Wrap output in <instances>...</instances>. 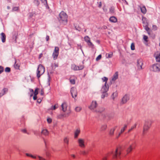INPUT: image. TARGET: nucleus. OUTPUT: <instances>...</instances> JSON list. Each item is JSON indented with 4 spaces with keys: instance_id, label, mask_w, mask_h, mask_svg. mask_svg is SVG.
Here are the masks:
<instances>
[{
    "instance_id": "obj_1",
    "label": "nucleus",
    "mask_w": 160,
    "mask_h": 160,
    "mask_svg": "<svg viewBox=\"0 0 160 160\" xmlns=\"http://www.w3.org/2000/svg\"><path fill=\"white\" fill-rule=\"evenodd\" d=\"M62 110L63 112V114H61L58 116L59 118H67L69 117L71 111L70 108H68V105L66 102H63L61 105Z\"/></svg>"
},
{
    "instance_id": "obj_2",
    "label": "nucleus",
    "mask_w": 160,
    "mask_h": 160,
    "mask_svg": "<svg viewBox=\"0 0 160 160\" xmlns=\"http://www.w3.org/2000/svg\"><path fill=\"white\" fill-rule=\"evenodd\" d=\"M152 124V121L150 120H147L145 121L143 127V134H144L145 132L149 129L151 127Z\"/></svg>"
},
{
    "instance_id": "obj_3",
    "label": "nucleus",
    "mask_w": 160,
    "mask_h": 160,
    "mask_svg": "<svg viewBox=\"0 0 160 160\" xmlns=\"http://www.w3.org/2000/svg\"><path fill=\"white\" fill-rule=\"evenodd\" d=\"M59 21L62 22L66 23L68 16L64 12L62 11L59 14Z\"/></svg>"
},
{
    "instance_id": "obj_4",
    "label": "nucleus",
    "mask_w": 160,
    "mask_h": 160,
    "mask_svg": "<svg viewBox=\"0 0 160 160\" xmlns=\"http://www.w3.org/2000/svg\"><path fill=\"white\" fill-rule=\"evenodd\" d=\"M45 72V68L42 65L40 64L38 65L37 70V77L39 78Z\"/></svg>"
},
{
    "instance_id": "obj_5",
    "label": "nucleus",
    "mask_w": 160,
    "mask_h": 160,
    "mask_svg": "<svg viewBox=\"0 0 160 160\" xmlns=\"http://www.w3.org/2000/svg\"><path fill=\"white\" fill-rule=\"evenodd\" d=\"M122 150V149L120 147L117 148L115 152L112 153L113 158L114 159H116L118 158H120L121 154V152Z\"/></svg>"
},
{
    "instance_id": "obj_6",
    "label": "nucleus",
    "mask_w": 160,
    "mask_h": 160,
    "mask_svg": "<svg viewBox=\"0 0 160 160\" xmlns=\"http://www.w3.org/2000/svg\"><path fill=\"white\" fill-rule=\"evenodd\" d=\"M59 48L58 47H55L52 55L54 60H56L57 58L59 55Z\"/></svg>"
},
{
    "instance_id": "obj_7",
    "label": "nucleus",
    "mask_w": 160,
    "mask_h": 160,
    "mask_svg": "<svg viewBox=\"0 0 160 160\" xmlns=\"http://www.w3.org/2000/svg\"><path fill=\"white\" fill-rule=\"evenodd\" d=\"M152 70L155 72L160 71V64L157 63L153 65L152 67Z\"/></svg>"
},
{
    "instance_id": "obj_8",
    "label": "nucleus",
    "mask_w": 160,
    "mask_h": 160,
    "mask_svg": "<svg viewBox=\"0 0 160 160\" xmlns=\"http://www.w3.org/2000/svg\"><path fill=\"white\" fill-rule=\"evenodd\" d=\"M84 41L87 43L88 45L92 48H93L94 45L91 42L90 38L88 36H85L84 37Z\"/></svg>"
},
{
    "instance_id": "obj_9",
    "label": "nucleus",
    "mask_w": 160,
    "mask_h": 160,
    "mask_svg": "<svg viewBox=\"0 0 160 160\" xmlns=\"http://www.w3.org/2000/svg\"><path fill=\"white\" fill-rule=\"evenodd\" d=\"M71 92L73 98H75L77 96V89L74 87H72L71 88Z\"/></svg>"
},
{
    "instance_id": "obj_10",
    "label": "nucleus",
    "mask_w": 160,
    "mask_h": 160,
    "mask_svg": "<svg viewBox=\"0 0 160 160\" xmlns=\"http://www.w3.org/2000/svg\"><path fill=\"white\" fill-rule=\"evenodd\" d=\"M129 99V96L128 95L126 94L125 95L122 99L121 103L124 104L126 103Z\"/></svg>"
},
{
    "instance_id": "obj_11",
    "label": "nucleus",
    "mask_w": 160,
    "mask_h": 160,
    "mask_svg": "<svg viewBox=\"0 0 160 160\" xmlns=\"http://www.w3.org/2000/svg\"><path fill=\"white\" fill-rule=\"evenodd\" d=\"M97 106V104L96 101H92L91 105L89 107V108L94 112L95 109Z\"/></svg>"
},
{
    "instance_id": "obj_12",
    "label": "nucleus",
    "mask_w": 160,
    "mask_h": 160,
    "mask_svg": "<svg viewBox=\"0 0 160 160\" xmlns=\"http://www.w3.org/2000/svg\"><path fill=\"white\" fill-rule=\"evenodd\" d=\"M84 142L85 141L82 138H79L78 139L79 146L82 148H84L85 146Z\"/></svg>"
},
{
    "instance_id": "obj_13",
    "label": "nucleus",
    "mask_w": 160,
    "mask_h": 160,
    "mask_svg": "<svg viewBox=\"0 0 160 160\" xmlns=\"http://www.w3.org/2000/svg\"><path fill=\"white\" fill-rule=\"evenodd\" d=\"M143 64L142 60L141 59H138L137 60V66L138 69L141 70L142 69V65Z\"/></svg>"
},
{
    "instance_id": "obj_14",
    "label": "nucleus",
    "mask_w": 160,
    "mask_h": 160,
    "mask_svg": "<svg viewBox=\"0 0 160 160\" xmlns=\"http://www.w3.org/2000/svg\"><path fill=\"white\" fill-rule=\"evenodd\" d=\"M109 87L108 84H105L104 85L102 86L101 89V92H107V91L108 90Z\"/></svg>"
},
{
    "instance_id": "obj_15",
    "label": "nucleus",
    "mask_w": 160,
    "mask_h": 160,
    "mask_svg": "<svg viewBox=\"0 0 160 160\" xmlns=\"http://www.w3.org/2000/svg\"><path fill=\"white\" fill-rule=\"evenodd\" d=\"M157 62H160V53L159 52H156L154 54Z\"/></svg>"
},
{
    "instance_id": "obj_16",
    "label": "nucleus",
    "mask_w": 160,
    "mask_h": 160,
    "mask_svg": "<svg viewBox=\"0 0 160 160\" xmlns=\"http://www.w3.org/2000/svg\"><path fill=\"white\" fill-rule=\"evenodd\" d=\"M105 108L103 107H100L98 108L95 111H94V112L97 113H102L104 111Z\"/></svg>"
},
{
    "instance_id": "obj_17",
    "label": "nucleus",
    "mask_w": 160,
    "mask_h": 160,
    "mask_svg": "<svg viewBox=\"0 0 160 160\" xmlns=\"http://www.w3.org/2000/svg\"><path fill=\"white\" fill-rule=\"evenodd\" d=\"M107 128V125L104 124L101 125L100 128V130L101 132H103L106 130Z\"/></svg>"
},
{
    "instance_id": "obj_18",
    "label": "nucleus",
    "mask_w": 160,
    "mask_h": 160,
    "mask_svg": "<svg viewBox=\"0 0 160 160\" xmlns=\"http://www.w3.org/2000/svg\"><path fill=\"white\" fill-rule=\"evenodd\" d=\"M133 148L132 145H130L128 147L126 148V151L127 152V154H128L129 153H130L131 151L132 150Z\"/></svg>"
},
{
    "instance_id": "obj_19",
    "label": "nucleus",
    "mask_w": 160,
    "mask_h": 160,
    "mask_svg": "<svg viewBox=\"0 0 160 160\" xmlns=\"http://www.w3.org/2000/svg\"><path fill=\"white\" fill-rule=\"evenodd\" d=\"M1 36V39L2 42L4 43L6 42V36L5 34L2 32L0 34Z\"/></svg>"
},
{
    "instance_id": "obj_20",
    "label": "nucleus",
    "mask_w": 160,
    "mask_h": 160,
    "mask_svg": "<svg viewBox=\"0 0 160 160\" xmlns=\"http://www.w3.org/2000/svg\"><path fill=\"white\" fill-rule=\"evenodd\" d=\"M109 20L110 21L112 22L115 23L117 22V19L114 16H112L109 18Z\"/></svg>"
},
{
    "instance_id": "obj_21",
    "label": "nucleus",
    "mask_w": 160,
    "mask_h": 160,
    "mask_svg": "<svg viewBox=\"0 0 160 160\" xmlns=\"http://www.w3.org/2000/svg\"><path fill=\"white\" fill-rule=\"evenodd\" d=\"M143 18H142V20L143 21V23H144V25H143V26L145 27V30L148 32L149 33L148 31L149 30V28L148 27V24L147 22H145L144 21H143Z\"/></svg>"
},
{
    "instance_id": "obj_22",
    "label": "nucleus",
    "mask_w": 160,
    "mask_h": 160,
    "mask_svg": "<svg viewBox=\"0 0 160 160\" xmlns=\"http://www.w3.org/2000/svg\"><path fill=\"white\" fill-rule=\"evenodd\" d=\"M69 138L68 136L65 137L63 138V142L68 145L69 144Z\"/></svg>"
},
{
    "instance_id": "obj_23",
    "label": "nucleus",
    "mask_w": 160,
    "mask_h": 160,
    "mask_svg": "<svg viewBox=\"0 0 160 160\" xmlns=\"http://www.w3.org/2000/svg\"><path fill=\"white\" fill-rule=\"evenodd\" d=\"M118 72H116L113 76L112 80L113 81H115L118 78Z\"/></svg>"
},
{
    "instance_id": "obj_24",
    "label": "nucleus",
    "mask_w": 160,
    "mask_h": 160,
    "mask_svg": "<svg viewBox=\"0 0 160 160\" xmlns=\"http://www.w3.org/2000/svg\"><path fill=\"white\" fill-rule=\"evenodd\" d=\"M41 133L45 136H47L49 134V132L47 129H43L42 130Z\"/></svg>"
},
{
    "instance_id": "obj_25",
    "label": "nucleus",
    "mask_w": 160,
    "mask_h": 160,
    "mask_svg": "<svg viewBox=\"0 0 160 160\" xmlns=\"http://www.w3.org/2000/svg\"><path fill=\"white\" fill-rule=\"evenodd\" d=\"M115 129L116 127H114L111 129L109 132V135L111 136H113L114 134V132Z\"/></svg>"
},
{
    "instance_id": "obj_26",
    "label": "nucleus",
    "mask_w": 160,
    "mask_h": 160,
    "mask_svg": "<svg viewBox=\"0 0 160 160\" xmlns=\"http://www.w3.org/2000/svg\"><path fill=\"white\" fill-rule=\"evenodd\" d=\"M80 132V131L79 129H77L74 132V137L75 138H76L78 137V135L79 134Z\"/></svg>"
},
{
    "instance_id": "obj_27",
    "label": "nucleus",
    "mask_w": 160,
    "mask_h": 160,
    "mask_svg": "<svg viewBox=\"0 0 160 160\" xmlns=\"http://www.w3.org/2000/svg\"><path fill=\"white\" fill-rule=\"evenodd\" d=\"M71 68L72 69H73L75 71L78 70L79 69L78 66H76L75 64H73L72 65Z\"/></svg>"
},
{
    "instance_id": "obj_28",
    "label": "nucleus",
    "mask_w": 160,
    "mask_h": 160,
    "mask_svg": "<svg viewBox=\"0 0 160 160\" xmlns=\"http://www.w3.org/2000/svg\"><path fill=\"white\" fill-rule=\"evenodd\" d=\"M109 12L112 14H113L115 12V8L113 7H111L109 9Z\"/></svg>"
},
{
    "instance_id": "obj_29",
    "label": "nucleus",
    "mask_w": 160,
    "mask_h": 160,
    "mask_svg": "<svg viewBox=\"0 0 160 160\" xmlns=\"http://www.w3.org/2000/svg\"><path fill=\"white\" fill-rule=\"evenodd\" d=\"M118 96V93L117 92H113L111 96V98L113 100H114L115 98H116Z\"/></svg>"
},
{
    "instance_id": "obj_30",
    "label": "nucleus",
    "mask_w": 160,
    "mask_h": 160,
    "mask_svg": "<svg viewBox=\"0 0 160 160\" xmlns=\"http://www.w3.org/2000/svg\"><path fill=\"white\" fill-rule=\"evenodd\" d=\"M141 12L143 14H145L147 12L145 6H143L141 8Z\"/></svg>"
},
{
    "instance_id": "obj_31",
    "label": "nucleus",
    "mask_w": 160,
    "mask_h": 160,
    "mask_svg": "<svg viewBox=\"0 0 160 160\" xmlns=\"http://www.w3.org/2000/svg\"><path fill=\"white\" fill-rule=\"evenodd\" d=\"M102 95H101V98H104L105 97H107L108 96V93L106 92H101Z\"/></svg>"
},
{
    "instance_id": "obj_32",
    "label": "nucleus",
    "mask_w": 160,
    "mask_h": 160,
    "mask_svg": "<svg viewBox=\"0 0 160 160\" xmlns=\"http://www.w3.org/2000/svg\"><path fill=\"white\" fill-rule=\"evenodd\" d=\"M137 125V123H135L132 126L131 128L128 130V132H130L133 129L136 128V126Z\"/></svg>"
},
{
    "instance_id": "obj_33",
    "label": "nucleus",
    "mask_w": 160,
    "mask_h": 160,
    "mask_svg": "<svg viewBox=\"0 0 160 160\" xmlns=\"http://www.w3.org/2000/svg\"><path fill=\"white\" fill-rule=\"evenodd\" d=\"M58 107V104H55L53 106H52L50 109L52 110H55Z\"/></svg>"
},
{
    "instance_id": "obj_34",
    "label": "nucleus",
    "mask_w": 160,
    "mask_h": 160,
    "mask_svg": "<svg viewBox=\"0 0 160 160\" xmlns=\"http://www.w3.org/2000/svg\"><path fill=\"white\" fill-rule=\"evenodd\" d=\"M113 53L111 52L110 53H107L106 54V57L107 58H110L112 56Z\"/></svg>"
},
{
    "instance_id": "obj_35",
    "label": "nucleus",
    "mask_w": 160,
    "mask_h": 160,
    "mask_svg": "<svg viewBox=\"0 0 160 160\" xmlns=\"http://www.w3.org/2000/svg\"><path fill=\"white\" fill-rule=\"evenodd\" d=\"M14 66L15 68L17 69H18L19 68L20 65L18 63H17L16 61H15Z\"/></svg>"
},
{
    "instance_id": "obj_36",
    "label": "nucleus",
    "mask_w": 160,
    "mask_h": 160,
    "mask_svg": "<svg viewBox=\"0 0 160 160\" xmlns=\"http://www.w3.org/2000/svg\"><path fill=\"white\" fill-rule=\"evenodd\" d=\"M26 155L28 157H31L33 158H36V156H34L31 154H29L28 153H26Z\"/></svg>"
},
{
    "instance_id": "obj_37",
    "label": "nucleus",
    "mask_w": 160,
    "mask_h": 160,
    "mask_svg": "<svg viewBox=\"0 0 160 160\" xmlns=\"http://www.w3.org/2000/svg\"><path fill=\"white\" fill-rule=\"evenodd\" d=\"M127 128V125L126 124L124 125L123 127L121 129V133H122L124 131L125 129Z\"/></svg>"
},
{
    "instance_id": "obj_38",
    "label": "nucleus",
    "mask_w": 160,
    "mask_h": 160,
    "mask_svg": "<svg viewBox=\"0 0 160 160\" xmlns=\"http://www.w3.org/2000/svg\"><path fill=\"white\" fill-rule=\"evenodd\" d=\"M82 109V108L80 107H77L75 108V110L77 112H80Z\"/></svg>"
},
{
    "instance_id": "obj_39",
    "label": "nucleus",
    "mask_w": 160,
    "mask_h": 160,
    "mask_svg": "<svg viewBox=\"0 0 160 160\" xmlns=\"http://www.w3.org/2000/svg\"><path fill=\"white\" fill-rule=\"evenodd\" d=\"M52 68H56L58 67V63H57L55 62L53 64H52Z\"/></svg>"
},
{
    "instance_id": "obj_40",
    "label": "nucleus",
    "mask_w": 160,
    "mask_h": 160,
    "mask_svg": "<svg viewBox=\"0 0 160 160\" xmlns=\"http://www.w3.org/2000/svg\"><path fill=\"white\" fill-rule=\"evenodd\" d=\"M102 80L103 81V82H105V83L107 84V81L108 80V78L106 77H104L103 78H102Z\"/></svg>"
},
{
    "instance_id": "obj_41",
    "label": "nucleus",
    "mask_w": 160,
    "mask_h": 160,
    "mask_svg": "<svg viewBox=\"0 0 160 160\" xmlns=\"http://www.w3.org/2000/svg\"><path fill=\"white\" fill-rule=\"evenodd\" d=\"M131 48L132 50H133L135 49V46L133 43H132L131 45Z\"/></svg>"
},
{
    "instance_id": "obj_42",
    "label": "nucleus",
    "mask_w": 160,
    "mask_h": 160,
    "mask_svg": "<svg viewBox=\"0 0 160 160\" xmlns=\"http://www.w3.org/2000/svg\"><path fill=\"white\" fill-rule=\"evenodd\" d=\"M102 58V55L100 54L96 58V61H98L100 60Z\"/></svg>"
},
{
    "instance_id": "obj_43",
    "label": "nucleus",
    "mask_w": 160,
    "mask_h": 160,
    "mask_svg": "<svg viewBox=\"0 0 160 160\" xmlns=\"http://www.w3.org/2000/svg\"><path fill=\"white\" fill-rule=\"evenodd\" d=\"M5 72H10V68L9 67H7L5 68Z\"/></svg>"
},
{
    "instance_id": "obj_44",
    "label": "nucleus",
    "mask_w": 160,
    "mask_h": 160,
    "mask_svg": "<svg viewBox=\"0 0 160 160\" xmlns=\"http://www.w3.org/2000/svg\"><path fill=\"white\" fill-rule=\"evenodd\" d=\"M70 81L72 84H75V80L73 79H70Z\"/></svg>"
},
{
    "instance_id": "obj_45",
    "label": "nucleus",
    "mask_w": 160,
    "mask_h": 160,
    "mask_svg": "<svg viewBox=\"0 0 160 160\" xmlns=\"http://www.w3.org/2000/svg\"><path fill=\"white\" fill-rule=\"evenodd\" d=\"M78 70H81L84 68V66L83 65H80L78 66Z\"/></svg>"
},
{
    "instance_id": "obj_46",
    "label": "nucleus",
    "mask_w": 160,
    "mask_h": 160,
    "mask_svg": "<svg viewBox=\"0 0 160 160\" xmlns=\"http://www.w3.org/2000/svg\"><path fill=\"white\" fill-rule=\"evenodd\" d=\"M38 88H36L34 92H33L34 94V95H37L38 94Z\"/></svg>"
},
{
    "instance_id": "obj_47",
    "label": "nucleus",
    "mask_w": 160,
    "mask_h": 160,
    "mask_svg": "<svg viewBox=\"0 0 160 160\" xmlns=\"http://www.w3.org/2000/svg\"><path fill=\"white\" fill-rule=\"evenodd\" d=\"M4 70V68L2 66H0V74L2 73Z\"/></svg>"
},
{
    "instance_id": "obj_48",
    "label": "nucleus",
    "mask_w": 160,
    "mask_h": 160,
    "mask_svg": "<svg viewBox=\"0 0 160 160\" xmlns=\"http://www.w3.org/2000/svg\"><path fill=\"white\" fill-rule=\"evenodd\" d=\"M47 121L49 123H50L52 122V119L51 118H48L47 119Z\"/></svg>"
},
{
    "instance_id": "obj_49",
    "label": "nucleus",
    "mask_w": 160,
    "mask_h": 160,
    "mask_svg": "<svg viewBox=\"0 0 160 160\" xmlns=\"http://www.w3.org/2000/svg\"><path fill=\"white\" fill-rule=\"evenodd\" d=\"M38 157L39 158V160H46V159L45 158H44L42 157H41L39 156H38Z\"/></svg>"
},
{
    "instance_id": "obj_50",
    "label": "nucleus",
    "mask_w": 160,
    "mask_h": 160,
    "mask_svg": "<svg viewBox=\"0 0 160 160\" xmlns=\"http://www.w3.org/2000/svg\"><path fill=\"white\" fill-rule=\"evenodd\" d=\"M143 38L144 40L145 41L147 42V41H148L147 39H148V37L147 36H146V35H144L143 36Z\"/></svg>"
},
{
    "instance_id": "obj_51",
    "label": "nucleus",
    "mask_w": 160,
    "mask_h": 160,
    "mask_svg": "<svg viewBox=\"0 0 160 160\" xmlns=\"http://www.w3.org/2000/svg\"><path fill=\"white\" fill-rule=\"evenodd\" d=\"M34 2V3L36 4L37 5H38L39 4V2L38 0H35Z\"/></svg>"
},
{
    "instance_id": "obj_52",
    "label": "nucleus",
    "mask_w": 160,
    "mask_h": 160,
    "mask_svg": "<svg viewBox=\"0 0 160 160\" xmlns=\"http://www.w3.org/2000/svg\"><path fill=\"white\" fill-rule=\"evenodd\" d=\"M98 7L99 8H101L102 7V2H98Z\"/></svg>"
},
{
    "instance_id": "obj_53",
    "label": "nucleus",
    "mask_w": 160,
    "mask_h": 160,
    "mask_svg": "<svg viewBox=\"0 0 160 160\" xmlns=\"http://www.w3.org/2000/svg\"><path fill=\"white\" fill-rule=\"evenodd\" d=\"M18 7H14L12 9V10L14 11H16L18 10Z\"/></svg>"
},
{
    "instance_id": "obj_54",
    "label": "nucleus",
    "mask_w": 160,
    "mask_h": 160,
    "mask_svg": "<svg viewBox=\"0 0 160 160\" xmlns=\"http://www.w3.org/2000/svg\"><path fill=\"white\" fill-rule=\"evenodd\" d=\"M8 91V89L6 88H4L2 91L3 92L2 93H4V94H5V92H7Z\"/></svg>"
},
{
    "instance_id": "obj_55",
    "label": "nucleus",
    "mask_w": 160,
    "mask_h": 160,
    "mask_svg": "<svg viewBox=\"0 0 160 160\" xmlns=\"http://www.w3.org/2000/svg\"><path fill=\"white\" fill-rule=\"evenodd\" d=\"M40 94L41 95H42L44 94V91L43 89H42L41 90Z\"/></svg>"
},
{
    "instance_id": "obj_56",
    "label": "nucleus",
    "mask_w": 160,
    "mask_h": 160,
    "mask_svg": "<svg viewBox=\"0 0 160 160\" xmlns=\"http://www.w3.org/2000/svg\"><path fill=\"white\" fill-rule=\"evenodd\" d=\"M46 41H48L49 39V37L48 36V35H47L46 36Z\"/></svg>"
},
{
    "instance_id": "obj_57",
    "label": "nucleus",
    "mask_w": 160,
    "mask_h": 160,
    "mask_svg": "<svg viewBox=\"0 0 160 160\" xmlns=\"http://www.w3.org/2000/svg\"><path fill=\"white\" fill-rule=\"evenodd\" d=\"M37 98V95H34L33 97V99L34 100H36Z\"/></svg>"
},
{
    "instance_id": "obj_58",
    "label": "nucleus",
    "mask_w": 160,
    "mask_h": 160,
    "mask_svg": "<svg viewBox=\"0 0 160 160\" xmlns=\"http://www.w3.org/2000/svg\"><path fill=\"white\" fill-rule=\"evenodd\" d=\"M107 157H104L102 159V160H107Z\"/></svg>"
},
{
    "instance_id": "obj_59",
    "label": "nucleus",
    "mask_w": 160,
    "mask_h": 160,
    "mask_svg": "<svg viewBox=\"0 0 160 160\" xmlns=\"http://www.w3.org/2000/svg\"><path fill=\"white\" fill-rule=\"evenodd\" d=\"M22 131L24 133H26V130L25 129L22 130Z\"/></svg>"
},
{
    "instance_id": "obj_60",
    "label": "nucleus",
    "mask_w": 160,
    "mask_h": 160,
    "mask_svg": "<svg viewBox=\"0 0 160 160\" xmlns=\"http://www.w3.org/2000/svg\"><path fill=\"white\" fill-rule=\"evenodd\" d=\"M82 153L83 155H85V154H87V152H86L84 151H82Z\"/></svg>"
},
{
    "instance_id": "obj_61",
    "label": "nucleus",
    "mask_w": 160,
    "mask_h": 160,
    "mask_svg": "<svg viewBox=\"0 0 160 160\" xmlns=\"http://www.w3.org/2000/svg\"><path fill=\"white\" fill-rule=\"evenodd\" d=\"M37 102L39 103H40L41 102V99H38L37 100Z\"/></svg>"
},
{
    "instance_id": "obj_62",
    "label": "nucleus",
    "mask_w": 160,
    "mask_h": 160,
    "mask_svg": "<svg viewBox=\"0 0 160 160\" xmlns=\"http://www.w3.org/2000/svg\"><path fill=\"white\" fill-rule=\"evenodd\" d=\"M42 53H41L40 55H39V58H40L42 56Z\"/></svg>"
},
{
    "instance_id": "obj_63",
    "label": "nucleus",
    "mask_w": 160,
    "mask_h": 160,
    "mask_svg": "<svg viewBox=\"0 0 160 160\" xmlns=\"http://www.w3.org/2000/svg\"><path fill=\"white\" fill-rule=\"evenodd\" d=\"M122 133H121V132H119L118 134V136L117 137V138H118L119 137V136Z\"/></svg>"
},
{
    "instance_id": "obj_64",
    "label": "nucleus",
    "mask_w": 160,
    "mask_h": 160,
    "mask_svg": "<svg viewBox=\"0 0 160 160\" xmlns=\"http://www.w3.org/2000/svg\"><path fill=\"white\" fill-rule=\"evenodd\" d=\"M31 92H32V93H33L34 91L32 89H30V90Z\"/></svg>"
}]
</instances>
